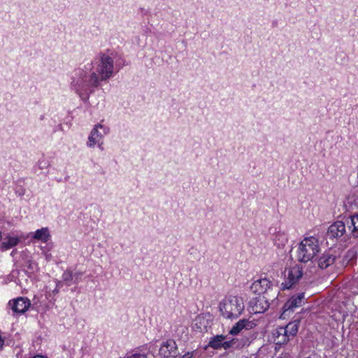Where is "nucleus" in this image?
Here are the masks:
<instances>
[{
	"label": "nucleus",
	"instance_id": "nucleus-12",
	"mask_svg": "<svg viewBox=\"0 0 358 358\" xmlns=\"http://www.w3.org/2000/svg\"><path fill=\"white\" fill-rule=\"evenodd\" d=\"M274 343L276 345H283L287 343L290 337L284 331V329L278 327L273 333Z\"/></svg>",
	"mask_w": 358,
	"mask_h": 358
},
{
	"label": "nucleus",
	"instance_id": "nucleus-21",
	"mask_svg": "<svg viewBox=\"0 0 358 358\" xmlns=\"http://www.w3.org/2000/svg\"><path fill=\"white\" fill-rule=\"evenodd\" d=\"M237 343V339L232 338L231 340L227 341L223 340L222 344V348H224V350H228L231 348H234L236 343Z\"/></svg>",
	"mask_w": 358,
	"mask_h": 358
},
{
	"label": "nucleus",
	"instance_id": "nucleus-26",
	"mask_svg": "<svg viewBox=\"0 0 358 358\" xmlns=\"http://www.w3.org/2000/svg\"><path fill=\"white\" fill-rule=\"evenodd\" d=\"M64 282L62 280H57L56 282V287H59L60 289L63 286Z\"/></svg>",
	"mask_w": 358,
	"mask_h": 358
},
{
	"label": "nucleus",
	"instance_id": "nucleus-15",
	"mask_svg": "<svg viewBox=\"0 0 358 358\" xmlns=\"http://www.w3.org/2000/svg\"><path fill=\"white\" fill-rule=\"evenodd\" d=\"M227 338V336L222 334L214 336L210 338L208 347L214 350H220L222 348L223 340Z\"/></svg>",
	"mask_w": 358,
	"mask_h": 358
},
{
	"label": "nucleus",
	"instance_id": "nucleus-30",
	"mask_svg": "<svg viewBox=\"0 0 358 358\" xmlns=\"http://www.w3.org/2000/svg\"><path fill=\"white\" fill-rule=\"evenodd\" d=\"M2 238V236H1V232L0 231V240H1Z\"/></svg>",
	"mask_w": 358,
	"mask_h": 358
},
{
	"label": "nucleus",
	"instance_id": "nucleus-11",
	"mask_svg": "<svg viewBox=\"0 0 358 358\" xmlns=\"http://www.w3.org/2000/svg\"><path fill=\"white\" fill-rule=\"evenodd\" d=\"M255 326V323L252 321H250L247 319L240 320L236 322L229 331L231 335L238 334L243 329H251Z\"/></svg>",
	"mask_w": 358,
	"mask_h": 358
},
{
	"label": "nucleus",
	"instance_id": "nucleus-1",
	"mask_svg": "<svg viewBox=\"0 0 358 358\" xmlns=\"http://www.w3.org/2000/svg\"><path fill=\"white\" fill-rule=\"evenodd\" d=\"M113 59L105 54H99L85 69H77L71 83L76 92L82 96L83 93L92 92V87H98L100 81L108 79L113 73Z\"/></svg>",
	"mask_w": 358,
	"mask_h": 358
},
{
	"label": "nucleus",
	"instance_id": "nucleus-18",
	"mask_svg": "<svg viewBox=\"0 0 358 358\" xmlns=\"http://www.w3.org/2000/svg\"><path fill=\"white\" fill-rule=\"evenodd\" d=\"M102 128L103 126L100 124L96 125V127L92 130L91 134L89 136V141L87 142V145L90 147L94 146L96 143H98L101 137V135L99 134L97 128Z\"/></svg>",
	"mask_w": 358,
	"mask_h": 358
},
{
	"label": "nucleus",
	"instance_id": "nucleus-17",
	"mask_svg": "<svg viewBox=\"0 0 358 358\" xmlns=\"http://www.w3.org/2000/svg\"><path fill=\"white\" fill-rule=\"evenodd\" d=\"M19 242L20 240L17 237L6 236L2 242L0 248L2 251L7 250L17 245Z\"/></svg>",
	"mask_w": 358,
	"mask_h": 358
},
{
	"label": "nucleus",
	"instance_id": "nucleus-3",
	"mask_svg": "<svg viewBox=\"0 0 358 358\" xmlns=\"http://www.w3.org/2000/svg\"><path fill=\"white\" fill-rule=\"evenodd\" d=\"M319 251L318 239L314 236L306 237L299 245L297 259L306 263L312 260Z\"/></svg>",
	"mask_w": 358,
	"mask_h": 358
},
{
	"label": "nucleus",
	"instance_id": "nucleus-10",
	"mask_svg": "<svg viewBox=\"0 0 358 358\" xmlns=\"http://www.w3.org/2000/svg\"><path fill=\"white\" fill-rule=\"evenodd\" d=\"M30 301L28 299L24 297H19L9 301V305L14 313H25L30 306Z\"/></svg>",
	"mask_w": 358,
	"mask_h": 358
},
{
	"label": "nucleus",
	"instance_id": "nucleus-7",
	"mask_svg": "<svg viewBox=\"0 0 358 358\" xmlns=\"http://www.w3.org/2000/svg\"><path fill=\"white\" fill-rule=\"evenodd\" d=\"M159 355L164 358L176 357L178 352L175 341L169 339L164 343L159 348Z\"/></svg>",
	"mask_w": 358,
	"mask_h": 358
},
{
	"label": "nucleus",
	"instance_id": "nucleus-20",
	"mask_svg": "<svg viewBox=\"0 0 358 358\" xmlns=\"http://www.w3.org/2000/svg\"><path fill=\"white\" fill-rule=\"evenodd\" d=\"M73 280V273L71 269H66L62 274V281L66 285L70 286L71 281Z\"/></svg>",
	"mask_w": 358,
	"mask_h": 358
},
{
	"label": "nucleus",
	"instance_id": "nucleus-13",
	"mask_svg": "<svg viewBox=\"0 0 358 358\" xmlns=\"http://www.w3.org/2000/svg\"><path fill=\"white\" fill-rule=\"evenodd\" d=\"M336 258V255L331 254L330 251L327 252L320 257L318 266L322 269L327 268L335 262Z\"/></svg>",
	"mask_w": 358,
	"mask_h": 358
},
{
	"label": "nucleus",
	"instance_id": "nucleus-5",
	"mask_svg": "<svg viewBox=\"0 0 358 358\" xmlns=\"http://www.w3.org/2000/svg\"><path fill=\"white\" fill-rule=\"evenodd\" d=\"M250 306L254 313H262L267 310L270 306L268 296L259 295L250 301Z\"/></svg>",
	"mask_w": 358,
	"mask_h": 358
},
{
	"label": "nucleus",
	"instance_id": "nucleus-23",
	"mask_svg": "<svg viewBox=\"0 0 358 358\" xmlns=\"http://www.w3.org/2000/svg\"><path fill=\"white\" fill-rule=\"evenodd\" d=\"M81 275H82V273H80V272L76 273L75 274H73V279H75V280H74L75 283L78 282V281Z\"/></svg>",
	"mask_w": 358,
	"mask_h": 358
},
{
	"label": "nucleus",
	"instance_id": "nucleus-27",
	"mask_svg": "<svg viewBox=\"0 0 358 358\" xmlns=\"http://www.w3.org/2000/svg\"><path fill=\"white\" fill-rule=\"evenodd\" d=\"M3 345V340L1 338V336H0V348H1Z\"/></svg>",
	"mask_w": 358,
	"mask_h": 358
},
{
	"label": "nucleus",
	"instance_id": "nucleus-6",
	"mask_svg": "<svg viewBox=\"0 0 358 358\" xmlns=\"http://www.w3.org/2000/svg\"><path fill=\"white\" fill-rule=\"evenodd\" d=\"M303 275L302 268L299 265H295L287 269V280L285 283L284 289H289L296 283Z\"/></svg>",
	"mask_w": 358,
	"mask_h": 358
},
{
	"label": "nucleus",
	"instance_id": "nucleus-29",
	"mask_svg": "<svg viewBox=\"0 0 358 358\" xmlns=\"http://www.w3.org/2000/svg\"><path fill=\"white\" fill-rule=\"evenodd\" d=\"M108 129H106V130L104 131V133H105V134H107V133H108Z\"/></svg>",
	"mask_w": 358,
	"mask_h": 358
},
{
	"label": "nucleus",
	"instance_id": "nucleus-9",
	"mask_svg": "<svg viewBox=\"0 0 358 358\" xmlns=\"http://www.w3.org/2000/svg\"><path fill=\"white\" fill-rule=\"evenodd\" d=\"M271 285V281L266 278L255 280L250 286L251 291L259 295L263 294V295L268 296V290L270 289Z\"/></svg>",
	"mask_w": 358,
	"mask_h": 358
},
{
	"label": "nucleus",
	"instance_id": "nucleus-19",
	"mask_svg": "<svg viewBox=\"0 0 358 358\" xmlns=\"http://www.w3.org/2000/svg\"><path fill=\"white\" fill-rule=\"evenodd\" d=\"M50 237L49 230L47 227H43L36 231L34 238L36 240L47 242Z\"/></svg>",
	"mask_w": 358,
	"mask_h": 358
},
{
	"label": "nucleus",
	"instance_id": "nucleus-16",
	"mask_svg": "<svg viewBox=\"0 0 358 358\" xmlns=\"http://www.w3.org/2000/svg\"><path fill=\"white\" fill-rule=\"evenodd\" d=\"M299 320H295L294 322H289L287 326L285 327H280L281 328L284 329V331L289 336V337H294L296 335L299 329Z\"/></svg>",
	"mask_w": 358,
	"mask_h": 358
},
{
	"label": "nucleus",
	"instance_id": "nucleus-4",
	"mask_svg": "<svg viewBox=\"0 0 358 358\" xmlns=\"http://www.w3.org/2000/svg\"><path fill=\"white\" fill-rule=\"evenodd\" d=\"M304 294L300 293L296 296H292L283 306L282 316L285 318L289 316L296 308L300 307L303 303Z\"/></svg>",
	"mask_w": 358,
	"mask_h": 358
},
{
	"label": "nucleus",
	"instance_id": "nucleus-14",
	"mask_svg": "<svg viewBox=\"0 0 358 358\" xmlns=\"http://www.w3.org/2000/svg\"><path fill=\"white\" fill-rule=\"evenodd\" d=\"M274 244L278 249L285 250L286 252L285 247L288 243V238L285 233L278 231L275 234L274 239Z\"/></svg>",
	"mask_w": 358,
	"mask_h": 358
},
{
	"label": "nucleus",
	"instance_id": "nucleus-28",
	"mask_svg": "<svg viewBox=\"0 0 358 358\" xmlns=\"http://www.w3.org/2000/svg\"><path fill=\"white\" fill-rule=\"evenodd\" d=\"M59 291V287H56L55 289L53 290V293L56 294L58 293Z\"/></svg>",
	"mask_w": 358,
	"mask_h": 358
},
{
	"label": "nucleus",
	"instance_id": "nucleus-24",
	"mask_svg": "<svg viewBox=\"0 0 358 358\" xmlns=\"http://www.w3.org/2000/svg\"><path fill=\"white\" fill-rule=\"evenodd\" d=\"M194 352H187L184 354L180 358H192L193 356Z\"/></svg>",
	"mask_w": 358,
	"mask_h": 358
},
{
	"label": "nucleus",
	"instance_id": "nucleus-22",
	"mask_svg": "<svg viewBox=\"0 0 358 358\" xmlns=\"http://www.w3.org/2000/svg\"><path fill=\"white\" fill-rule=\"evenodd\" d=\"M351 224L353 227V231L358 230V214L351 217Z\"/></svg>",
	"mask_w": 358,
	"mask_h": 358
},
{
	"label": "nucleus",
	"instance_id": "nucleus-8",
	"mask_svg": "<svg viewBox=\"0 0 358 358\" xmlns=\"http://www.w3.org/2000/svg\"><path fill=\"white\" fill-rule=\"evenodd\" d=\"M345 232V225L342 221H337L329 226L327 232V237L329 239H338L343 236Z\"/></svg>",
	"mask_w": 358,
	"mask_h": 358
},
{
	"label": "nucleus",
	"instance_id": "nucleus-25",
	"mask_svg": "<svg viewBox=\"0 0 358 358\" xmlns=\"http://www.w3.org/2000/svg\"><path fill=\"white\" fill-rule=\"evenodd\" d=\"M128 358H147L145 355L135 354Z\"/></svg>",
	"mask_w": 358,
	"mask_h": 358
},
{
	"label": "nucleus",
	"instance_id": "nucleus-2",
	"mask_svg": "<svg viewBox=\"0 0 358 358\" xmlns=\"http://www.w3.org/2000/svg\"><path fill=\"white\" fill-rule=\"evenodd\" d=\"M244 308L243 299L237 296H229L219 305L222 315L230 320L237 319L242 314Z\"/></svg>",
	"mask_w": 358,
	"mask_h": 358
}]
</instances>
